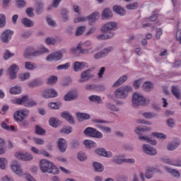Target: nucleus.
<instances>
[{
	"instance_id": "c85d7f7f",
	"label": "nucleus",
	"mask_w": 181,
	"mask_h": 181,
	"mask_svg": "<svg viewBox=\"0 0 181 181\" xmlns=\"http://www.w3.org/2000/svg\"><path fill=\"white\" fill-rule=\"evenodd\" d=\"M86 62H76L74 64V71H80V70H83L84 67H86Z\"/></svg>"
},
{
	"instance_id": "c756f323",
	"label": "nucleus",
	"mask_w": 181,
	"mask_h": 181,
	"mask_svg": "<svg viewBox=\"0 0 181 181\" xmlns=\"http://www.w3.org/2000/svg\"><path fill=\"white\" fill-rule=\"evenodd\" d=\"M127 80H128V76L123 75L112 85V87H119V86L124 84Z\"/></svg>"
},
{
	"instance_id": "e433bc0d",
	"label": "nucleus",
	"mask_w": 181,
	"mask_h": 181,
	"mask_svg": "<svg viewBox=\"0 0 181 181\" xmlns=\"http://www.w3.org/2000/svg\"><path fill=\"white\" fill-rule=\"evenodd\" d=\"M45 8V4H43V2L38 1L36 4L35 7V12L37 15H40L42 12H43V9Z\"/></svg>"
},
{
	"instance_id": "473e14b6",
	"label": "nucleus",
	"mask_w": 181,
	"mask_h": 181,
	"mask_svg": "<svg viewBox=\"0 0 181 181\" xmlns=\"http://www.w3.org/2000/svg\"><path fill=\"white\" fill-rule=\"evenodd\" d=\"M139 141H146L151 145H156L157 142L156 140H152L151 137H148V136H139Z\"/></svg>"
},
{
	"instance_id": "ddd939ff",
	"label": "nucleus",
	"mask_w": 181,
	"mask_h": 181,
	"mask_svg": "<svg viewBox=\"0 0 181 181\" xmlns=\"http://www.w3.org/2000/svg\"><path fill=\"white\" fill-rule=\"evenodd\" d=\"M77 98H78V92L76 90H70L64 96V101H74Z\"/></svg>"
},
{
	"instance_id": "f257e3e1",
	"label": "nucleus",
	"mask_w": 181,
	"mask_h": 181,
	"mask_svg": "<svg viewBox=\"0 0 181 181\" xmlns=\"http://www.w3.org/2000/svg\"><path fill=\"white\" fill-rule=\"evenodd\" d=\"M40 168L42 173H50L52 175H59V168L52 162L43 159L40 162Z\"/></svg>"
},
{
	"instance_id": "412c9836",
	"label": "nucleus",
	"mask_w": 181,
	"mask_h": 181,
	"mask_svg": "<svg viewBox=\"0 0 181 181\" xmlns=\"http://www.w3.org/2000/svg\"><path fill=\"white\" fill-rule=\"evenodd\" d=\"M62 118L66 119L69 124H75L76 121L74 120V117L70 114L69 112L64 111L61 113Z\"/></svg>"
},
{
	"instance_id": "c9c22d12",
	"label": "nucleus",
	"mask_w": 181,
	"mask_h": 181,
	"mask_svg": "<svg viewBox=\"0 0 181 181\" xmlns=\"http://www.w3.org/2000/svg\"><path fill=\"white\" fill-rule=\"evenodd\" d=\"M83 145H85L86 149H91V148H95L97 146V144L91 140L83 141Z\"/></svg>"
},
{
	"instance_id": "864d4df0",
	"label": "nucleus",
	"mask_w": 181,
	"mask_h": 181,
	"mask_svg": "<svg viewBox=\"0 0 181 181\" xmlns=\"http://www.w3.org/2000/svg\"><path fill=\"white\" fill-rule=\"evenodd\" d=\"M49 107H50V108H52V110H59L60 107H62V103H49Z\"/></svg>"
},
{
	"instance_id": "603ef678",
	"label": "nucleus",
	"mask_w": 181,
	"mask_h": 181,
	"mask_svg": "<svg viewBox=\"0 0 181 181\" xmlns=\"http://www.w3.org/2000/svg\"><path fill=\"white\" fill-rule=\"evenodd\" d=\"M146 131H149L146 127H138L134 130V132L137 134V135H141V132H146Z\"/></svg>"
},
{
	"instance_id": "680f3d73",
	"label": "nucleus",
	"mask_w": 181,
	"mask_h": 181,
	"mask_svg": "<svg viewBox=\"0 0 181 181\" xmlns=\"http://www.w3.org/2000/svg\"><path fill=\"white\" fill-rule=\"evenodd\" d=\"M6 25V17L4 14H0V28H5Z\"/></svg>"
},
{
	"instance_id": "49530a36",
	"label": "nucleus",
	"mask_w": 181,
	"mask_h": 181,
	"mask_svg": "<svg viewBox=\"0 0 181 181\" xmlns=\"http://www.w3.org/2000/svg\"><path fill=\"white\" fill-rule=\"evenodd\" d=\"M86 25H82L78 27L76 30V36H81L84 32H86Z\"/></svg>"
},
{
	"instance_id": "aec40b11",
	"label": "nucleus",
	"mask_w": 181,
	"mask_h": 181,
	"mask_svg": "<svg viewBox=\"0 0 181 181\" xmlns=\"http://www.w3.org/2000/svg\"><path fill=\"white\" fill-rule=\"evenodd\" d=\"M58 148L62 153H64L66 152V149H67V141L66 139L61 138L57 141Z\"/></svg>"
},
{
	"instance_id": "f03ea898",
	"label": "nucleus",
	"mask_w": 181,
	"mask_h": 181,
	"mask_svg": "<svg viewBox=\"0 0 181 181\" xmlns=\"http://www.w3.org/2000/svg\"><path fill=\"white\" fill-rule=\"evenodd\" d=\"M149 104V100H146L144 95L139 93H134L132 95V105L134 108H138V107L148 105Z\"/></svg>"
},
{
	"instance_id": "37998d69",
	"label": "nucleus",
	"mask_w": 181,
	"mask_h": 181,
	"mask_svg": "<svg viewBox=\"0 0 181 181\" xmlns=\"http://www.w3.org/2000/svg\"><path fill=\"white\" fill-rule=\"evenodd\" d=\"M153 170H155V168H148L145 172V177L146 179H152L153 177Z\"/></svg>"
},
{
	"instance_id": "ea45409f",
	"label": "nucleus",
	"mask_w": 181,
	"mask_h": 181,
	"mask_svg": "<svg viewBox=\"0 0 181 181\" xmlns=\"http://www.w3.org/2000/svg\"><path fill=\"white\" fill-rule=\"evenodd\" d=\"M102 16L103 19H110L112 17V12L110 8H105L102 13Z\"/></svg>"
},
{
	"instance_id": "13d9d810",
	"label": "nucleus",
	"mask_w": 181,
	"mask_h": 181,
	"mask_svg": "<svg viewBox=\"0 0 181 181\" xmlns=\"http://www.w3.org/2000/svg\"><path fill=\"white\" fill-rule=\"evenodd\" d=\"M35 134L37 135H45L46 134V130L43 129L40 126H35Z\"/></svg>"
},
{
	"instance_id": "9b49d317",
	"label": "nucleus",
	"mask_w": 181,
	"mask_h": 181,
	"mask_svg": "<svg viewBox=\"0 0 181 181\" xmlns=\"http://www.w3.org/2000/svg\"><path fill=\"white\" fill-rule=\"evenodd\" d=\"M37 56H40V52L35 49L33 47L27 48L24 52V57H26V59L29 57H37Z\"/></svg>"
},
{
	"instance_id": "de8ad7c7",
	"label": "nucleus",
	"mask_w": 181,
	"mask_h": 181,
	"mask_svg": "<svg viewBox=\"0 0 181 181\" xmlns=\"http://www.w3.org/2000/svg\"><path fill=\"white\" fill-rule=\"evenodd\" d=\"M5 139L0 138V155H4L5 153Z\"/></svg>"
},
{
	"instance_id": "2f4dec72",
	"label": "nucleus",
	"mask_w": 181,
	"mask_h": 181,
	"mask_svg": "<svg viewBox=\"0 0 181 181\" xmlns=\"http://www.w3.org/2000/svg\"><path fill=\"white\" fill-rule=\"evenodd\" d=\"M61 18L63 22H69L70 17H69V10L63 8L61 11Z\"/></svg>"
},
{
	"instance_id": "338daca9",
	"label": "nucleus",
	"mask_w": 181,
	"mask_h": 181,
	"mask_svg": "<svg viewBox=\"0 0 181 181\" xmlns=\"http://www.w3.org/2000/svg\"><path fill=\"white\" fill-rule=\"evenodd\" d=\"M166 124L170 128H173V127H175V124H176V120H175V119L173 118H169L168 119H167Z\"/></svg>"
},
{
	"instance_id": "8fccbe9b",
	"label": "nucleus",
	"mask_w": 181,
	"mask_h": 181,
	"mask_svg": "<svg viewBox=\"0 0 181 181\" xmlns=\"http://www.w3.org/2000/svg\"><path fill=\"white\" fill-rule=\"evenodd\" d=\"M11 94L16 95L22 93V88L19 86H14L10 89Z\"/></svg>"
},
{
	"instance_id": "9d476101",
	"label": "nucleus",
	"mask_w": 181,
	"mask_h": 181,
	"mask_svg": "<svg viewBox=\"0 0 181 181\" xmlns=\"http://www.w3.org/2000/svg\"><path fill=\"white\" fill-rule=\"evenodd\" d=\"M118 29V25L115 22H109L105 24L101 28V32L103 33H108L111 32V30H117Z\"/></svg>"
},
{
	"instance_id": "f704fd0d",
	"label": "nucleus",
	"mask_w": 181,
	"mask_h": 181,
	"mask_svg": "<svg viewBox=\"0 0 181 181\" xmlns=\"http://www.w3.org/2000/svg\"><path fill=\"white\" fill-rule=\"evenodd\" d=\"M105 107L107 110L110 111H113L114 112H118L119 111V108L117 107L115 104H112L111 103H106Z\"/></svg>"
},
{
	"instance_id": "6ab92c4d",
	"label": "nucleus",
	"mask_w": 181,
	"mask_h": 181,
	"mask_svg": "<svg viewBox=\"0 0 181 181\" xmlns=\"http://www.w3.org/2000/svg\"><path fill=\"white\" fill-rule=\"evenodd\" d=\"M11 170H13V172L16 173V175H18V176H22L23 171L22 168H21V163H19V162H13L11 165Z\"/></svg>"
},
{
	"instance_id": "dca6fc26",
	"label": "nucleus",
	"mask_w": 181,
	"mask_h": 181,
	"mask_svg": "<svg viewBox=\"0 0 181 181\" xmlns=\"http://www.w3.org/2000/svg\"><path fill=\"white\" fill-rule=\"evenodd\" d=\"M143 152L146 155H150L151 156L156 155V150L155 148L149 146V144H143Z\"/></svg>"
},
{
	"instance_id": "4c0bfd02",
	"label": "nucleus",
	"mask_w": 181,
	"mask_h": 181,
	"mask_svg": "<svg viewBox=\"0 0 181 181\" xmlns=\"http://www.w3.org/2000/svg\"><path fill=\"white\" fill-rule=\"evenodd\" d=\"M88 100L92 103H96V104H101V103H103V99H101V97L95 95L89 96Z\"/></svg>"
},
{
	"instance_id": "6e6552de",
	"label": "nucleus",
	"mask_w": 181,
	"mask_h": 181,
	"mask_svg": "<svg viewBox=\"0 0 181 181\" xmlns=\"http://www.w3.org/2000/svg\"><path fill=\"white\" fill-rule=\"evenodd\" d=\"M59 94L57 91L53 88L46 89L42 91L41 96L42 98H56Z\"/></svg>"
},
{
	"instance_id": "4d7b16f0",
	"label": "nucleus",
	"mask_w": 181,
	"mask_h": 181,
	"mask_svg": "<svg viewBox=\"0 0 181 181\" xmlns=\"http://www.w3.org/2000/svg\"><path fill=\"white\" fill-rule=\"evenodd\" d=\"M36 66H35V64L30 62H25V69L26 70H35Z\"/></svg>"
},
{
	"instance_id": "a18cd8bd",
	"label": "nucleus",
	"mask_w": 181,
	"mask_h": 181,
	"mask_svg": "<svg viewBox=\"0 0 181 181\" xmlns=\"http://www.w3.org/2000/svg\"><path fill=\"white\" fill-rule=\"evenodd\" d=\"M112 50H114V47H107L105 48H104L101 52L103 54L104 57L108 56V54H110V53H111V52H112Z\"/></svg>"
},
{
	"instance_id": "3c124183",
	"label": "nucleus",
	"mask_w": 181,
	"mask_h": 181,
	"mask_svg": "<svg viewBox=\"0 0 181 181\" xmlns=\"http://www.w3.org/2000/svg\"><path fill=\"white\" fill-rule=\"evenodd\" d=\"M77 158L81 162H84V160H87V155H86V153L83 151H79L78 153Z\"/></svg>"
},
{
	"instance_id": "0e129e2a",
	"label": "nucleus",
	"mask_w": 181,
	"mask_h": 181,
	"mask_svg": "<svg viewBox=\"0 0 181 181\" xmlns=\"http://www.w3.org/2000/svg\"><path fill=\"white\" fill-rule=\"evenodd\" d=\"M6 165H8V160L5 158H0V168L5 169Z\"/></svg>"
},
{
	"instance_id": "a211bd4d",
	"label": "nucleus",
	"mask_w": 181,
	"mask_h": 181,
	"mask_svg": "<svg viewBox=\"0 0 181 181\" xmlns=\"http://www.w3.org/2000/svg\"><path fill=\"white\" fill-rule=\"evenodd\" d=\"M98 19H100V13L97 11L93 13L86 18V21L88 20L89 21V25L90 26H93Z\"/></svg>"
},
{
	"instance_id": "58836bf2",
	"label": "nucleus",
	"mask_w": 181,
	"mask_h": 181,
	"mask_svg": "<svg viewBox=\"0 0 181 181\" xmlns=\"http://www.w3.org/2000/svg\"><path fill=\"white\" fill-rule=\"evenodd\" d=\"M142 88L145 90V91H151L152 89H153V83L151 81L144 82Z\"/></svg>"
},
{
	"instance_id": "79ce46f5",
	"label": "nucleus",
	"mask_w": 181,
	"mask_h": 181,
	"mask_svg": "<svg viewBox=\"0 0 181 181\" xmlns=\"http://www.w3.org/2000/svg\"><path fill=\"white\" fill-rule=\"evenodd\" d=\"M178 147L179 143L176 141H173L168 145L167 149L168 151H175V149H177Z\"/></svg>"
},
{
	"instance_id": "bb28decb",
	"label": "nucleus",
	"mask_w": 181,
	"mask_h": 181,
	"mask_svg": "<svg viewBox=\"0 0 181 181\" xmlns=\"http://www.w3.org/2000/svg\"><path fill=\"white\" fill-rule=\"evenodd\" d=\"M171 93L175 98L177 100L180 99V95H181V90L180 88L177 87V86H173L171 87Z\"/></svg>"
},
{
	"instance_id": "b1692460",
	"label": "nucleus",
	"mask_w": 181,
	"mask_h": 181,
	"mask_svg": "<svg viewBox=\"0 0 181 181\" xmlns=\"http://www.w3.org/2000/svg\"><path fill=\"white\" fill-rule=\"evenodd\" d=\"M164 169L167 170L168 173L171 174L173 177H176L177 179H179V177H180V173H179L178 170L175 169H172L168 166H164Z\"/></svg>"
},
{
	"instance_id": "5fc2aeb1",
	"label": "nucleus",
	"mask_w": 181,
	"mask_h": 181,
	"mask_svg": "<svg viewBox=\"0 0 181 181\" xmlns=\"http://www.w3.org/2000/svg\"><path fill=\"white\" fill-rule=\"evenodd\" d=\"M151 135L156 138H158V139H163V141L166 139V135L163 134V133L153 132L151 133Z\"/></svg>"
},
{
	"instance_id": "bf43d9fd",
	"label": "nucleus",
	"mask_w": 181,
	"mask_h": 181,
	"mask_svg": "<svg viewBox=\"0 0 181 181\" xmlns=\"http://www.w3.org/2000/svg\"><path fill=\"white\" fill-rule=\"evenodd\" d=\"M56 83H57V76H52L47 79L48 86L56 84Z\"/></svg>"
},
{
	"instance_id": "cd10ccee",
	"label": "nucleus",
	"mask_w": 181,
	"mask_h": 181,
	"mask_svg": "<svg viewBox=\"0 0 181 181\" xmlns=\"http://www.w3.org/2000/svg\"><path fill=\"white\" fill-rule=\"evenodd\" d=\"M21 23L25 26V28H33L35 26V23L33 21L28 18H24L21 20Z\"/></svg>"
},
{
	"instance_id": "2eb2a0df",
	"label": "nucleus",
	"mask_w": 181,
	"mask_h": 181,
	"mask_svg": "<svg viewBox=\"0 0 181 181\" xmlns=\"http://www.w3.org/2000/svg\"><path fill=\"white\" fill-rule=\"evenodd\" d=\"M95 153L99 156H103V158H111L112 156V153L111 151H107L104 148H99L95 151Z\"/></svg>"
},
{
	"instance_id": "4be33fe9",
	"label": "nucleus",
	"mask_w": 181,
	"mask_h": 181,
	"mask_svg": "<svg viewBox=\"0 0 181 181\" xmlns=\"http://www.w3.org/2000/svg\"><path fill=\"white\" fill-rule=\"evenodd\" d=\"M115 36V33L110 32L109 34H100L96 35V39L98 40H108L109 39H112Z\"/></svg>"
},
{
	"instance_id": "6e6d98bb",
	"label": "nucleus",
	"mask_w": 181,
	"mask_h": 181,
	"mask_svg": "<svg viewBox=\"0 0 181 181\" xmlns=\"http://www.w3.org/2000/svg\"><path fill=\"white\" fill-rule=\"evenodd\" d=\"M112 162L117 165H121V163H124V159L121 158L119 156H116L113 158Z\"/></svg>"
},
{
	"instance_id": "09e8293b",
	"label": "nucleus",
	"mask_w": 181,
	"mask_h": 181,
	"mask_svg": "<svg viewBox=\"0 0 181 181\" xmlns=\"http://www.w3.org/2000/svg\"><path fill=\"white\" fill-rule=\"evenodd\" d=\"M144 118L146 119H152V118H155L156 117V114L152 112H147L142 114Z\"/></svg>"
},
{
	"instance_id": "20e7f679",
	"label": "nucleus",
	"mask_w": 181,
	"mask_h": 181,
	"mask_svg": "<svg viewBox=\"0 0 181 181\" xmlns=\"http://www.w3.org/2000/svg\"><path fill=\"white\" fill-rule=\"evenodd\" d=\"M13 103L14 104H18V105H25V107H35V105H37V103H36V101L29 100V96L28 95H23L22 98H16Z\"/></svg>"
},
{
	"instance_id": "a19ab883",
	"label": "nucleus",
	"mask_w": 181,
	"mask_h": 181,
	"mask_svg": "<svg viewBox=\"0 0 181 181\" xmlns=\"http://www.w3.org/2000/svg\"><path fill=\"white\" fill-rule=\"evenodd\" d=\"M139 6L138 2L130 3L126 6V9L128 11H135V9H138Z\"/></svg>"
},
{
	"instance_id": "7c9ffc66",
	"label": "nucleus",
	"mask_w": 181,
	"mask_h": 181,
	"mask_svg": "<svg viewBox=\"0 0 181 181\" xmlns=\"http://www.w3.org/2000/svg\"><path fill=\"white\" fill-rule=\"evenodd\" d=\"M113 11L115 13H117V15H120V16H124L127 13L125 9L120 6H115L113 7Z\"/></svg>"
},
{
	"instance_id": "774afa93",
	"label": "nucleus",
	"mask_w": 181,
	"mask_h": 181,
	"mask_svg": "<svg viewBox=\"0 0 181 181\" xmlns=\"http://www.w3.org/2000/svg\"><path fill=\"white\" fill-rule=\"evenodd\" d=\"M70 67V62H67L64 64L59 65L57 67V70H68Z\"/></svg>"
},
{
	"instance_id": "0eeeda50",
	"label": "nucleus",
	"mask_w": 181,
	"mask_h": 181,
	"mask_svg": "<svg viewBox=\"0 0 181 181\" xmlns=\"http://www.w3.org/2000/svg\"><path fill=\"white\" fill-rule=\"evenodd\" d=\"M13 33L14 32L12 30H5L0 35V40L2 42V43H9L11 39H12V36H13Z\"/></svg>"
},
{
	"instance_id": "f8f14e48",
	"label": "nucleus",
	"mask_w": 181,
	"mask_h": 181,
	"mask_svg": "<svg viewBox=\"0 0 181 181\" xmlns=\"http://www.w3.org/2000/svg\"><path fill=\"white\" fill-rule=\"evenodd\" d=\"M93 77H94V75L91 74V69H87L81 74V79L78 81V83H85V81L91 80Z\"/></svg>"
},
{
	"instance_id": "4468645a",
	"label": "nucleus",
	"mask_w": 181,
	"mask_h": 181,
	"mask_svg": "<svg viewBox=\"0 0 181 181\" xmlns=\"http://www.w3.org/2000/svg\"><path fill=\"white\" fill-rule=\"evenodd\" d=\"M62 59H63V54H62L60 52H57L55 53L49 54L46 57V61L53 62L54 60V62H59V60H62Z\"/></svg>"
},
{
	"instance_id": "7ed1b4c3",
	"label": "nucleus",
	"mask_w": 181,
	"mask_h": 181,
	"mask_svg": "<svg viewBox=\"0 0 181 181\" xmlns=\"http://www.w3.org/2000/svg\"><path fill=\"white\" fill-rule=\"evenodd\" d=\"M129 93H132V87L131 86H122L115 91V97L120 98V100H125Z\"/></svg>"
},
{
	"instance_id": "e2e57ef3",
	"label": "nucleus",
	"mask_w": 181,
	"mask_h": 181,
	"mask_svg": "<svg viewBox=\"0 0 181 181\" xmlns=\"http://www.w3.org/2000/svg\"><path fill=\"white\" fill-rule=\"evenodd\" d=\"M141 84H142V78H139L133 82V87L136 90H139L141 87Z\"/></svg>"
},
{
	"instance_id": "69168bd1",
	"label": "nucleus",
	"mask_w": 181,
	"mask_h": 181,
	"mask_svg": "<svg viewBox=\"0 0 181 181\" xmlns=\"http://www.w3.org/2000/svg\"><path fill=\"white\" fill-rule=\"evenodd\" d=\"M71 146L72 149H78V148H80V141L78 140H73L71 142Z\"/></svg>"
},
{
	"instance_id": "c03bdc74",
	"label": "nucleus",
	"mask_w": 181,
	"mask_h": 181,
	"mask_svg": "<svg viewBox=\"0 0 181 181\" xmlns=\"http://www.w3.org/2000/svg\"><path fill=\"white\" fill-rule=\"evenodd\" d=\"M18 78L21 80V81L29 80V78H30V73L26 72L24 74H20L18 76Z\"/></svg>"
},
{
	"instance_id": "423d86ee",
	"label": "nucleus",
	"mask_w": 181,
	"mask_h": 181,
	"mask_svg": "<svg viewBox=\"0 0 181 181\" xmlns=\"http://www.w3.org/2000/svg\"><path fill=\"white\" fill-rule=\"evenodd\" d=\"M28 115H29V110H17L13 114L15 122L23 121L25 118H28Z\"/></svg>"
},
{
	"instance_id": "393cba45",
	"label": "nucleus",
	"mask_w": 181,
	"mask_h": 181,
	"mask_svg": "<svg viewBox=\"0 0 181 181\" xmlns=\"http://www.w3.org/2000/svg\"><path fill=\"white\" fill-rule=\"evenodd\" d=\"M49 125L53 128H57L62 125V122L59 119L56 117H51L49 120Z\"/></svg>"
},
{
	"instance_id": "72a5a7b5",
	"label": "nucleus",
	"mask_w": 181,
	"mask_h": 181,
	"mask_svg": "<svg viewBox=\"0 0 181 181\" xmlns=\"http://www.w3.org/2000/svg\"><path fill=\"white\" fill-rule=\"evenodd\" d=\"M93 166L95 172H103L104 170V165L101 164L100 163L98 162H93Z\"/></svg>"
},
{
	"instance_id": "052dcab7",
	"label": "nucleus",
	"mask_w": 181,
	"mask_h": 181,
	"mask_svg": "<svg viewBox=\"0 0 181 181\" xmlns=\"http://www.w3.org/2000/svg\"><path fill=\"white\" fill-rule=\"evenodd\" d=\"M179 25H180V23L178 22L177 25L176 40L181 45V30L179 29Z\"/></svg>"
},
{
	"instance_id": "f3484780",
	"label": "nucleus",
	"mask_w": 181,
	"mask_h": 181,
	"mask_svg": "<svg viewBox=\"0 0 181 181\" xmlns=\"http://www.w3.org/2000/svg\"><path fill=\"white\" fill-rule=\"evenodd\" d=\"M16 157L21 160H32L33 156L29 153L18 152L16 153Z\"/></svg>"
},
{
	"instance_id": "39448f33",
	"label": "nucleus",
	"mask_w": 181,
	"mask_h": 181,
	"mask_svg": "<svg viewBox=\"0 0 181 181\" xmlns=\"http://www.w3.org/2000/svg\"><path fill=\"white\" fill-rule=\"evenodd\" d=\"M83 134L86 135V136H91V138H97L98 139L103 138V133L94 127H87L83 131Z\"/></svg>"
},
{
	"instance_id": "1a4fd4ad",
	"label": "nucleus",
	"mask_w": 181,
	"mask_h": 181,
	"mask_svg": "<svg viewBox=\"0 0 181 181\" xmlns=\"http://www.w3.org/2000/svg\"><path fill=\"white\" fill-rule=\"evenodd\" d=\"M19 71V66L16 64H12L7 71V73L10 77V80H16L18 77V72Z\"/></svg>"
},
{
	"instance_id": "a878e982",
	"label": "nucleus",
	"mask_w": 181,
	"mask_h": 181,
	"mask_svg": "<svg viewBox=\"0 0 181 181\" xmlns=\"http://www.w3.org/2000/svg\"><path fill=\"white\" fill-rule=\"evenodd\" d=\"M76 115L77 119L80 122L86 121V120L90 119V118H91V116L87 113L76 112Z\"/></svg>"
},
{
	"instance_id": "5701e85b",
	"label": "nucleus",
	"mask_w": 181,
	"mask_h": 181,
	"mask_svg": "<svg viewBox=\"0 0 181 181\" xmlns=\"http://www.w3.org/2000/svg\"><path fill=\"white\" fill-rule=\"evenodd\" d=\"M28 86L30 88H35L36 87H40L43 86V80L40 78H35L33 81H31L29 83Z\"/></svg>"
}]
</instances>
